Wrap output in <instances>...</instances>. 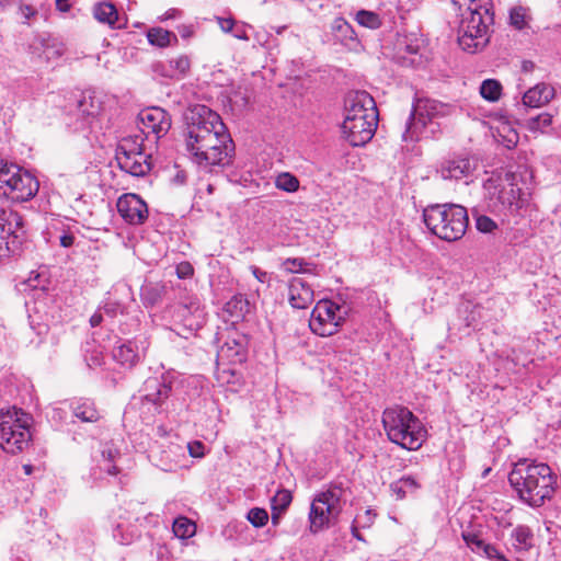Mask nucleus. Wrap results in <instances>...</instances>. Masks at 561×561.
Masks as SVG:
<instances>
[{"mask_svg":"<svg viewBox=\"0 0 561 561\" xmlns=\"http://www.w3.org/2000/svg\"><path fill=\"white\" fill-rule=\"evenodd\" d=\"M185 122V147L194 163L209 172L231 163L234 145L216 112L195 105L186 112Z\"/></svg>","mask_w":561,"mask_h":561,"instance_id":"1","label":"nucleus"},{"mask_svg":"<svg viewBox=\"0 0 561 561\" xmlns=\"http://www.w3.org/2000/svg\"><path fill=\"white\" fill-rule=\"evenodd\" d=\"M508 481L519 499L533 507L543 505L554 493L556 476L543 462L518 461L510 472Z\"/></svg>","mask_w":561,"mask_h":561,"instance_id":"2","label":"nucleus"},{"mask_svg":"<svg viewBox=\"0 0 561 561\" xmlns=\"http://www.w3.org/2000/svg\"><path fill=\"white\" fill-rule=\"evenodd\" d=\"M377 124L378 110L373 96L366 91L348 93L342 131L350 145L358 147L367 144L373 138Z\"/></svg>","mask_w":561,"mask_h":561,"instance_id":"3","label":"nucleus"},{"mask_svg":"<svg viewBox=\"0 0 561 561\" xmlns=\"http://www.w3.org/2000/svg\"><path fill=\"white\" fill-rule=\"evenodd\" d=\"M382 426L388 439L407 450H417L426 439V428L408 408L393 405L382 412Z\"/></svg>","mask_w":561,"mask_h":561,"instance_id":"4","label":"nucleus"},{"mask_svg":"<svg viewBox=\"0 0 561 561\" xmlns=\"http://www.w3.org/2000/svg\"><path fill=\"white\" fill-rule=\"evenodd\" d=\"M423 221L427 229L442 240L451 242L463 237L469 218L458 204H434L424 208Z\"/></svg>","mask_w":561,"mask_h":561,"instance_id":"5","label":"nucleus"},{"mask_svg":"<svg viewBox=\"0 0 561 561\" xmlns=\"http://www.w3.org/2000/svg\"><path fill=\"white\" fill-rule=\"evenodd\" d=\"M31 414L16 407L0 410V447L9 454L23 451L30 444Z\"/></svg>","mask_w":561,"mask_h":561,"instance_id":"6","label":"nucleus"},{"mask_svg":"<svg viewBox=\"0 0 561 561\" xmlns=\"http://www.w3.org/2000/svg\"><path fill=\"white\" fill-rule=\"evenodd\" d=\"M343 495L344 489L332 484L313 499L309 513L311 533L316 534L337 519L343 508Z\"/></svg>","mask_w":561,"mask_h":561,"instance_id":"7","label":"nucleus"},{"mask_svg":"<svg viewBox=\"0 0 561 561\" xmlns=\"http://www.w3.org/2000/svg\"><path fill=\"white\" fill-rule=\"evenodd\" d=\"M440 105L433 100H417L413 105L405 130L402 134L404 141H416L428 138L434 134L437 124L434 119L439 113Z\"/></svg>","mask_w":561,"mask_h":561,"instance_id":"8","label":"nucleus"},{"mask_svg":"<svg viewBox=\"0 0 561 561\" xmlns=\"http://www.w3.org/2000/svg\"><path fill=\"white\" fill-rule=\"evenodd\" d=\"M144 137L136 135L122 139L115 159L121 170L133 176H144L151 170L150 154L144 151Z\"/></svg>","mask_w":561,"mask_h":561,"instance_id":"9","label":"nucleus"},{"mask_svg":"<svg viewBox=\"0 0 561 561\" xmlns=\"http://www.w3.org/2000/svg\"><path fill=\"white\" fill-rule=\"evenodd\" d=\"M346 310L339 304L323 299L317 302L309 320L311 331L320 336H330L337 332L345 321Z\"/></svg>","mask_w":561,"mask_h":561,"instance_id":"10","label":"nucleus"},{"mask_svg":"<svg viewBox=\"0 0 561 561\" xmlns=\"http://www.w3.org/2000/svg\"><path fill=\"white\" fill-rule=\"evenodd\" d=\"M178 317L181 323L178 324L176 333L188 339L196 334L205 324V312L201 301L196 297H188L178 308Z\"/></svg>","mask_w":561,"mask_h":561,"instance_id":"11","label":"nucleus"},{"mask_svg":"<svg viewBox=\"0 0 561 561\" xmlns=\"http://www.w3.org/2000/svg\"><path fill=\"white\" fill-rule=\"evenodd\" d=\"M138 119L141 134L147 139L151 136L153 141L165 136L172 124L170 114L158 106L147 107L140 111Z\"/></svg>","mask_w":561,"mask_h":561,"instance_id":"12","label":"nucleus"},{"mask_svg":"<svg viewBox=\"0 0 561 561\" xmlns=\"http://www.w3.org/2000/svg\"><path fill=\"white\" fill-rule=\"evenodd\" d=\"M451 3L460 12V23L486 26L489 28L492 22L489 0H451Z\"/></svg>","mask_w":561,"mask_h":561,"instance_id":"13","label":"nucleus"},{"mask_svg":"<svg viewBox=\"0 0 561 561\" xmlns=\"http://www.w3.org/2000/svg\"><path fill=\"white\" fill-rule=\"evenodd\" d=\"M484 188L488 191L493 206L500 210H507L510 215L518 214L523 202L517 196L518 190H515L512 185L506 188H499L495 184V180L490 179L485 182Z\"/></svg>","mask_w":561,"mask_h":561,"instance_id":"14","label":"nucleus"},{"mask_svg":"<svg viewBox=\"0 0 561 561\" xmlns=\"http://www.w3.org/2000/svg\"><path fill=\"white\" fill-rule=\"evenodd\" d=\"M116 207L122 218L130 225H141L148 217L147 204L136 194H124Z\"/></svg>","mask_w":561,"mask_h":561,"instance_id":"15","label":"nucleus"},{"mask_svg":"<svg viewBox=\"0 0 561 561\" xmlns=\"http://www.w3.org/2000/svg\"><path fill=\"white\" fill-rule=\"evenodd\" d=\"M476 165L467 156H453L443 159L437 169V174L444 180H461L471 175Z\"/></svg>","mask_w":561,"mask_h":561,"instance_id":"16","label":"nucleus"},{"mask_svg":"<svg viewBox=\"0 0 561 561\" xmlns=\"http://www.w3.org/2000/svg\"><path fill=\"white\" fill-rule=\"evenodd\" d=\"M488 42L489 28L486 26H473L472 24L459 23L458 43L463 50L473 54L483 48Z\"/></svg>","mask_w":561,"mask_h":561,"instance_id":"17","label":"nucleus"},{"mask_svg":"<svg viewBox=\"0 0 561 561\" xmlns=\"http://www.w3.org/2000/svg\"><path fill=\"white\" fill-rule=\"evenodd\" d=\"M39 188V183L28 171L23 170L16 175L8 191H3L14 202H26L33 198Z\"/></svg>","mask_w":561,"mask_h":561,"instance_id":"18","label":"nucleus"},{"mask_svg":"<svg viewBox=\"0 0 561 561\" xmlns=\"http://www.w3.org/2000/svg\"><path fill=\"white\" fill-rule=\"evenodd\" d=\"M173 376L168 373L161 379L149 378L145 382V400L156 405H161L171 394Z\"/></svg>","mask_w":561,"mask_h":561,"instance_id":"19","label":"nucleus"},{"mask_svg":"<svg viewBox=\"0 0 561 561\" xmlns=\"http://www.w3.org/2000/svg\"><path fill=\"white\" fill-rule=\"evenodd\" d=\"M288 300L293 308L305 309L313 301V290L301 278L295 277L288 286Z\"/></svg>","mask_w":561,"mask_h":561,"instance_id":"20","label":"nucleus"},{"mask_svg":"<svg viewBox=\"0 0 561 561\" xmlns=\"http://www.w3.org/2000/svg\"><path fill=\"white\" fill-rule=\"evenodd\" d=\"M554 96V88L547 83H538L528 89L523 95V103L529 107H540Z\"/></svg>","mask_w":561,"mask_h":561,"instance_id":"21","label":"nucleus"},{"mask_svg":"<svg viewBox=\"0 0 561 561\" xmlns=\"http://www.w3.org/2000/svg\"><path fill=\"white\" fill-rule=\"evenodd\" d=\"M92 14L99 23L105 24L111 28H121L123 26L118 11L112 2L101 1L95 3L92 8Z\"/></svg>","mask_w":561,"mask_h":561,"instance_id":"22","label":"nucleus"},{"mask_svg":"<svg viewBox=\"0 0 561 561\" xmlns=\"http://www.w3.org/2000/svg\"><path fill=\"white\" fill-rule=\"evenodd\" d=\"M113 358L122 366L131 368L139 362L140 354L135 342L126 341L114 347Z\"/></svg>","mask_w":561,"mask_h":561,"instance_id":"23","label":"nucleus"},{"mask_svg":"<svg viewBox=\"0 0 561 561\" xmlns=\"http://www.w3.org/2000/svg\"><path fill=\"white\" fill-rule=\"evenodd\" d=\"M73 415L82 422H98L101 417L93 401L81 399L72 403Z\"/></svg>","mask_w":561,"mask_h":561,"instance_id":"24","label":"nucleus"},{"mask_svg":"<svg viewBox=\"0 0 561 561\" xmlns=\"http://www.w3.org/2000/svg\"><path fill=\"white\" fill-rule=\"evenodd\" d=\"M514 547L517 551H528L534 546V534L528 526L519 525L512 531Z\"/></svg>","mask_w":561,"mask_h":561,"instance_id":"25","label":"nucleus"},{"mask_svg":"<svg viewBox=\"0 0 561 561\" xmlns=\"http://www.w3.org/2000/svg\"><path fill=\"white\" fill-rule=\"evenodd\" d=\"M391 491L397 495L398 500L404 499L408 494L415 493L420 489V483L411 476L402 477L398 481L391 483Z\"/></svg>","mask_w":561,"mask_h":561,"instance_id":"26","label":"nucleus"},{"mask_svg":"<svg viewBox=\"0 0 561 561\" xmlns=\"http://www.w3.org/2000/svg\"><path fill=\"white\" fill-rule=\"evenodd\" d=\"M4 214L3 210L0 213V260L9 257L13 252L10 245L12 231L11 228L5 225Z\"/></svg>","mask_w":561,"mask_h":561,"instance_id":"27","label":"nucleus"},{"mask_svg":"<svg viewBox=\"0 0 561 561\" xmlns=\"http://www.w3.org/2000/svg\"><path fill=\"white\" fill-rule=\"evenodd\" d=\"M172 529L178 538L187 539L195 535L196 525L191 519L180 516L173 522Z\"/></svg>","mask_w":561,"mask_h":561,"instance_id":"28","label":"nucleus"},{"mask_svg":"<svg viewBox=\"0 0 561 561\" xmlns=\"http://www.w3.org/2000/svg\"><path fill=\"white\" fill-rule=\"evenodd\" d=\"M480 94L489 102H496L502 95V84L495 79H486L480 85Z\"/></svg>","mask_w":561,"mask_h":561,"instance_id":"29","label":"nucleus"},{"mask_svg":"<svg viewBox=\"0 0 561 561\" xmlns=\"http://www.w3.org/2000/svg\"><path fill=\"white\" fill-rule=\"evenodd\" d=\"M191 60L185 55H180L169 60V70L167 76L170 78H180L186 75L190 70Z\"/></svg>","mask_w":561,"mask_h":561,"instance_id":"30","label":"nucleus"},{"mask_svg":"<svg viewBox=\"0 0 561 561\" xmlns=\"http://www.w3.org/2000/svg\"><path fill=\"white\" fill-rule=\"evenodd\" d=\"M147 38L151 45L158 47L169 46L171 44V38L176 41V36L173 33L161 27H153L149 30L147 33Z\"/></svg>","mask_w":561,"mask_h":561,"instance_id":"31","label":"nucleus"},{"mask_svg":"<svg viewBox=\"0 0 561 561\" xmlns=\"http://www.w3.org/2000/svg\"><path fill=\"white\" fill-rule=\"evenodd\" d=\"M510 24L516 30L528 27L530 15L528 10L522 5H515L510 10Z\"/></svg>","mask_w":561,"mask_h":561,"instance_id":"32","label":"nucleus"},{"mask_svg":"<svg viewBox=\"0 0 561 561\" xmlns=\"http://www.w3.org/2000/svg\"><path fill=\"white\" fill-rule=\"evenodd\" d=\"M22 171V168L14 163L5 162L0 167V187L8 191L16 179V175Z\"/></svg>","mask_w":561,"mask_h":561,"instance_id":"33","label":"nucleus"},{"mask_svg":"<svg viewBox=\"0 0 561 561\" xmlns=\"http://www.w3.org/2000/svg\"><path fill=\"white\" fill-rule=\"evenodd\" d=\"M41 45L47 60L59 58L65 53L64 44L55 38H43Z\"/></svg>","mask_w":561,"mask_h":561,"instance_id":"34","label":"nucleus"},{"mask_svg":"<svg viewBox=\"0 0 561 561\" xmlns=\"http://www.w3.org/2000/svg\"><path fill=\"white\" fill-rule=\"evenodd\" d=\"M460 316L463 317L462 323L458 325V330L467 328H476L478 318L480 317V308L478 306H470L467 304L462 309H459Z\"/></svg>","mask_w":561,"mask_h":561,"instance_id":"35","label":"nucleus"},{"mask_svg":"<svg viewBox=\"0 0 561 561\" xmlns=\"http://www.w3.org/2000/svg\"><path fill=\"white\" fill-rule=\"evenodd\" d=\"M275 186L278 190L294 193L299 188V180L289 172H283L276 176Z\"/></svg>","mask_w":561,"mask_h":561,"instance_id":"36","label":"nucleus"},{"mask_svg":"<svg viewBox=\"0 0 561 561\" xmlns=\"http://www.w3.org/2000/svg\"><path fill=\"white\" fill-rule=\"evenodd\" d=\"M293 501L291 493L288 490L282 489L271 500L272 511L284 513Z\"/></svg>","mask_w":561,"mask_h":561,"instance_id":"37","label":"nucleus"},{"mask_svg":"<svg viewBox=\"0 0 561 561\" xmlns=\"http://www.w3.org/2000/svg\"><path fill=\"white\" fill-rule=\"evenodd\" d=\"M356 21L359 25L370 28V30H377L381 26L380 16L373 11H367V10L358 11L356 13Z\"/></svg>","mask_w":561,"mask_h":561,"instance_id":"38","label":"nucleus"},{"mask_svg":"<svg viewBox=\"0 0 561 561\" xmlns=\"http://www.w3.org/2000/svg\"><path fill=\"white\" fill-rule=\"evenodd\" d=\"M462 538L467 546L476 553H483L485 556L486 548L491 547L490 543H486L479 535L473 533H462Z\"/></svg>","mask_w":561,"mask_h":561,"instance_id":"39","label":"nucleus"},{"mask_svg":"<svg viewBox=\"0 0 561 561\" xmlns=\"http://www.w3.org/2000/svg\"><path fill=\"white\" fill-rule=\"evenodd\" d=\"M247 519L253 527L261 528L268 522V514L264 508L253 507L248 512Z\"/></svg>","mask_w":561,"mask_h":561,"instance_id":"40","label":"nucleus"},{"mask_svg":"<svg viewBox=\"0 0 561 561\" xmlns=\"http://www.w3.org/2000/svg\"><path fill=\"white\" fill-rule=\"evenodd\" d=\"M552 123V115L549 113H541L537 115L536 117H531L528 121V127L530 130H541L548 126H550Z\"/></svg>","mask_w":561,"mask_h":561,"instance_id":"41","label":"nucleus"},{"mask_svg":"<svg viewBox=\"0 0 561 561\" xmlns=\"http://www.w3.org/2000/svg\"><path fill=\"white\" fill-rule=\"evenodd\" d=\"M332 30L342 34L344 37L353 38L354 31L346 20L336 18L332 23Z\"/></svg>","mask_w":561,"mask_h":561,"instance_id":"42","label":"nucleus"},{"mask_svg":"<svg viewBox=\"0 0 561 561\" xmlns=\"http://www.w3.org/2000/svg\"><path fill=\"white\" fill-rule=\"evenodd\" d=\"M476 226L479 231L484 233L492 232L497 227L495 221L484 215L477 217Z\"/></svg>","mask_w":561,"mask_h":561,"instance_id":"43","label":"nucleus"},{"mask_svg":"<svg viewBox=\"0 0 561 561\" xmlns=\"http://www.w3.org/2000/svg\"><path fill=\"white\" fill-rule=\"evenodd\" d=\"M161 290H162V287L160 286H151V287H146L144 290H142V296H144V299L151 304V305H154L157 304L160 298H161Z\"/></svg>","mask_w":561,"mask_h":561,"instance_id":"44","label":"nucleus"},{"mask_svg":"<svg viewBox=\"0 0 561 561\" xmlns=\"http://www.w3.org/2000/svg\"><path fill=\"white\" fill-rule=\"evenodd\" d=\"M175 273L180 279H186L193 275L194 268L190 262L184 261L176 265Z\"/></svg>","mask_w":561,"mask_h":561,"instance_id":"45","label":"nucleus"},{"mask_svg":"<svg viewBox=\"0 0 561 561\" xmlns=\"http://www.w3.org/2000/svg\"><path fill=\"white\" fill-rule=\"evenodd\" d=\"M119 456V451L112 445H105L101 451V459L103 462L114 463Z\"/></svg>","mask_w":561,"mask_h":561,"instance_id":"46","label":"nucleus"},{"mask_svg":"<svg viewBox=\"0 0 561 561\" xmlns=\"http://www.w3.org/2000/svg\"><path fill=\"white\" fill-rule=\"evenodd\" d=\"M306 263L304 262V260H300V259H287L284 263H283V266L284 268L287 271V272H290V273H298L302 270L304 265Z\"/></svg>","mask_w":561,"mask_h":561,"instance_id":"47","label":"nucleus"},{"mask_svg":"<svg viewBox=\"0 0 561 561\" xmlns=\"http://www.w3.org/2000/svg\"><path fill=\"white\" fill-rule=\"evenodd\" d=\"M217 23L220 27V30L225 33H231L233 32V28L236 26V22L232 18H216Z\"/></svg>","mask_w":561,"mask_h":561,"instance_id":"48","label":"nucleus"},{"mask_svg":"<svg viewBox=\"0 0 561 561\" xmlns=\"http://www.w3.org/2000/svg\"><path fill=\"white\" fill-rule=\"evenodd\" d=\"M188 453L194 458H201L204 456V445L201 442H193L187 445Z\"/></svg>","mask_w":561,"mask_h":561,"instance_id":"49","label":"nucleus"},{"mask_svg":"<svg viewBox=\"0 0 561 561\" xmlns=\"http://www.w3.org/2000/svg\"><path fill=\"white\" fill-rule=\"evenodd\" d=\"M485 557L490 560L495 561H504L506 559V557L502 552H500L493 545H491L490 548H486Z\"/></svg>","mask_w":561,"mask_h":561,"instance_id":"50","label":"nucleus"},{"mask_svg":"<svg viewBox=\"0 0 561 561\" xmlns=\"http://www.w3.org/2000/svg\"><path fill=\"white\" fill-rule=\"evenodd\" d=\"M19 13L27 21L36 14V10L30 4H21Z\"/></svg>","mask_w":561,"mask_h":561,"instance_id":"51","label":"nucleus"},{"mask_svg":"<svg viewBox=\"0 0 561 561\" xmlns=\"http://www.w3.org/2000/svg\"><path fill=\"white\" fill-rule=\"evenodd\" d=\"M75 240H76V237L75 234L70 233V232H65L60 236L59 238V243L61 247L64 248H70L75 243Z\"/></svg>","mask_w":561,"mask_h":561,"instance_id":"52","label":"nucleus"},{"mask_svg":"<svg viewBox=\"0 0 561 561\" xmlns=\"http://www.w3.org/2000/svg\"><path fill=\"white\" fill-rule=\"evenodd\" d=\"M113 537L115 540H117V542H119L121 545H128L130 543L131 539L128 538V537H125L122 533V527L118 525L114 531H113Z\"/></svg>","mask_w":561,"mask_h":561,"instance_id":"53","label":"nucleus"},{"mask_svg":"<svg viewBox=\"0 0 561 561\" xmlns=\"http://www.w3.org/2000/svg\"><path fill=\"white\" fill-rule=\"evenodd\" d=\"M100 468L111 476H116L119 472V469L114 463L103 462L100 460Z\"/></svg>","mask_w":561,"mask_h":561,"instance_id":"54","label":"nucleus"},{"mask_svg":"<svg viewBox=\"0 0 561 561\" xmlns=\"http://www.w3.org/2000/svg\"><path fill=\"white\" fill-rule=\"evenodd\" d=\"M251 272L253 274V276L261 283H265L268 278V275L266 272L260 270L259 267L256 266H251Z\"/></svg>","mask_w":561,"mask_h":561,"instance_id":"55","label":"nucleus"},{"mask_svg":"<svg viewBox=\"0 0 561 561\" xmlns=\"http://www.w3.org/2000/svg\"><path fill=\"white\" fill-rule=\"evenodd\" d=\"M178 31L183 38H188L193 35L194 28L192 25H181L178 27Z\"/></svg>","mask_w":561,"mask_h":561,"instance_id":"56","label":"nucleus"},{"mask_svg":"<svg viewBox=\"0 0 561 561\" xmlns=\"http://www.w3.org/2000/svg\"><path fill=\"white\" fill-rule=\"evenodd\" d=\"M233 36L238 39L248 41L249 36L243 26H234L233 32H231Z\"/></svg>","mask_w":561,"mask_h":561,"instance_id":"57","label":"nucleus"},{"mask_svg":"<svg viewBox=\"0 0 561 561\" xmlns=\"http://www.w3.org/2000/svg\"><path fill=\"white\" fill-rule=\"evenodd\" d=\"M85 99L79 101V104H78V107L79 110L82 112V114L87 115V116H93L95 114V111L93 110H87L84 106H85Z\"/></svg>","mask_w":561,"mask_h":561,"instance_id":"58","label":"nucleus"},{"mask_svg":"<svg viewBox=\"0 0 561 561\" xmlns=\"http://www.w3.org/2000/svg\"><path fill=\"white\" fill-rule=\"evenodd\" d=\"M103 320V317L101 313L99 312H95L94 314H92V317L90 318V324L91 327H98L101 324Z\"/></svg>","mask_w":561,"mask_h":561,"instance_id":"59","label":"nucleus"},{"mask_svg":"<svg viewBox=\"0 0 561 561\" xmlns=\"http://www.w3.org/2000/svg\"><path fill=\"white\" fill-rule=\"evenodd\" d=\"M180 11L176 10V9H171L169 10L165 15H164V20H168V19H175L180 15Z\"/></svg>","mask_w":561,"mask_h":561,"instance_id":"60","label":"nucleus"},{"mask_svg":"<svg viewBox=\"0 0 561 561\" xmlns=\"http://www.w3.org/2000/svg\"><path fill=\"white\" fill-rule=\"evenodd\" d=\"M352 535L357 540L364 541V538L360 535V533L358 531V528H357V526L355 524L352 525Z\"/></svg>","mask_w":561,"mask_h":561,"instance_id":"61","label":"nucleus"},{"mask_svg":"<svg viewBox=\"0 0 561 561\" xmlns=\"http://www.w3.org/2000/svg\"><path fill=\"white\" fill-rule=\"evenodd\" d=\"M280 514H282V513H278V512H274V511H272V523H273L274 525H276V524L278 523V518H279V515H280Z\"/></svg>","mask_w":561,"mask_h":561,"instance_id":"62","label":"nucleus"},{"mask_svg":"<svg viewBox=\"0 0 561 561\" xmlns=\"http://www.w3.org/2000/svg\"><path fill=\"white\" fill-rule=\"evenodd\" d=\"M23 469H24L26 474H30L32 472V466H30V465H24Z\"/></svg>","mask_w":561,"mask_h":561,"instance_id":"63","label":"nucleus"},{"mask_svg":"<svg viewBox=\"0 0 561 561\" xmlns=\"http://www.w3.org/2000/svg\"><path fill=\"white\" fill-rule=\"evenodd\" d=\"M7 161H4L2 158H0V167H2Z\"/></svg>","mask_w":561,"mask_h":561,"instance_id":"64","label":"nucleus"}]
</instances>
